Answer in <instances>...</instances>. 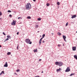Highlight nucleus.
<instances>
[{
    "label": "nucleus",
    "instance_id": "nucleus-1",
    "mask_svg": "<svg viewBox=\"0 0 77 77\" xmlns=\"http://www.w3.org/2000/svg\"><path fill=\"white\" fill-rule=\"evenodd\" d=\"M26 9H30L31 8V5L30 3L27 4L26 6Z\"/></svg>",
    "mask_w": 77,
    "mask_h": 77
},
{
    "label": "nucleus",
    "instance_id": "nucleus-2",
    "mask_svg": "<svg viewBox=\"0 0 77 77\" xmlns=\"http://www.w3.org/2000/svg\"><path fill=\"white\" fill-rule=\"evenodd\" d=\"M25 42L27 44H32V42L30 41V40L29 39H26L25 40Z\"/></svg>",
    "mask_w": 77,
    "mask_h": 77
},
{
    "label": "nucleus",
    "instance_id": "nucleus-3",
    "mask_svg": "<svg viewBox=\"0 0 77 77\" xmlns=\"http://www.w3.org/2000/svg\"><path fill=\"white\" fill-rule=\"evenodd\" d=\"M69 71H70V69L68 67L66 70L65 72H69Z\"/></svg>",
    "mask_w": 77,
    "mask_h": 77
},
{
    "label": "nucleus",
    "instance_id": "nucleus-4",
    "mask_svg": "<svg viewBox=\"0 0 77 77\" xmlns=\"http://www.w3.org/2000/svg\"><path fill=\"white\" fill-rule=\"evenodd\" d=\"M62 65H63V63L61 62H59L58 66H62Z\"/></svg>",
    "mask_w": 77,
    "mask_h": 77
},
{
    "label": "nucleus",
    "instance_id": "nucleus-5",
    "mask_svg": "<svg viewBox=\"0 0 77 77\" xmlns=\"http://www.w3.org/2000/svg\"><path fill=\"white\" fill-rule=\"evenodd\" d=\"M12 25H13V26H15L16 24V22L15 20H13V23H11Z\"/></svg>",
    "mask_w": 77,
    "mask_h": 77
},
{
    "label": "nucleus",
    "instance_id": "nucleus-6",
    "mask_svg": "<svg viewBox=\"0 0 77 77\" xmlns=\"http://www.w3.org/2000/svg\"><path fill=\"white\" fill-rule=\"evenodd\" d=\"M8 63L7 62H6L5 64L4 65V67H8Z\"/></svg>",
    "mask_w": 77,
    "mask_h": 77
},
{
    "label": "nucleus",
    "instance_id": "nucleus-7",
    "mask_svg": "<svg viewBox=\"0 0 77 77\" xmlns=\"http://www.w3.org/2000/svg\"><path fill=\"white\" fill-rule=\"evenodd\" d=\"M72 50L75 51L76 50V47H72Z\"/></svg>",
    "mask_w": 77,
    "mask_h": 77
},
{
    "label": "nucleus",
    "instance_id": "nucleus-8",
    "mask_svg": "<svg viewBox=\"0 0 77 77\" xmlns=\"http://www.w3.org/2000/svg\"><path fill=\"white\" fill-rule=\"evenodd\" d=\"M42 38H41L39 41V44L40 45H41V41H42Z\"/></svg>",
    "mask_w": 77,
    "mask_h": 77
},
{
    "label": "nucleus",
    "instance_id": "nucleus-9",
    "mask_svg": "<svg viewBox=\"0 0 77 77\" xmlns=\"http://www.w3.org/2000/svg\"><path fill=\"white\" fill-rule=\"evenodd\" d=\"M77 17V16L75 15H73V16H72L71 18H75Z\"/></svg>",
    "mask_w": 77,
    "mask_h": 77
},
{
    "label": "nucleus",
    "instance_id": "nucleus-10",
    "mask_svg": "<svg viewBox=\"0 0 77 77\" xmlns=\"http://www.w3.org/2000/svg\"><path fill=\"white\" fill-rule=\"evenodd\" d=\"M59 62H56L55 63V64L56 65H58L59 66Z\"/></svg>",
    "mask_w": 77,
    "mask_h": 77
},
{
    "label": "nucleus",
    "instance_id": "nucleus-11",
    "mask_svg": "<svg viewBox=\"0 0 77 77\" xmlns=\"http://www.w3.org/2000/svg\"><path fill=\"white\" fill-rule=\"evenodd\" d=\"M61 70V69L59 68V69H58L57 70V72H58L59 71H60V70Z\"/></svg>",
    "mask_w": 77,
    "mask_h": 77
},
{
    "label": "nucleus",
    "instance_id": "nucleus-12",
    "mask_svg": "<svg viewBox=\"0 0 77 77\" xmlns=\"http://www.w3.org/2000/svg\"><path fill=\"white\" fill-rule=\"evenodd\" d=\"M74 58L77 60V55H75L74 56Z\"/></svg>",
    "mask_w": 77,
    "mask_h": 77
},
{
    "label": "nucleus",
    "instance_id": "nucleus-13",
    "mask_svg": "<svg viewBox=\"0 0 77 77\" xmlns=\"http://www.w3.org/2000/svg\"><path fill=\"white\" fill-rule=\"evenodd\" d=\"M57 34L59 36H60V35H61V33H60V32H57Z\"/></svg>",
    "mask_w": 77,
    "mask_h": 77
},
{
    "label": "nucleus",
    "instance_id": "nucleus-14",
    "mask_svg": "<svg viewBox=\"0 0 77 77\" xmlns=\"http://www.w3.org/2000/svg\"><path fill=\"white\" fill-rule=\"evenodd\" d=\"M7 38H9L10 39H11V37L9 35H7Z\"/></svg>",
    "mask_w": 77,
    "mask_h": 77
},
{
    "label": "nucleus",
    "instance_id": "nucleus-15",
    "mask_svg": "<svg viewBox=\"0 0 77 77\" xmlns=\"http://www.w3.org/2000/svg\"><path fill=\"white\" fill-rule=\"evenodd\" d=\"M45 34H43L42 35V39H43V38H44V37H45Z\"/></svg>",
    "mask_w": 77,
    "mask_h": 77
},
{
    "label": "nucleus",
    "instance_id": "nucleus-16",
    "mask_svg": "<svg viewBox=\"0 0 77 77\" xmlns=\"http://www.w3.org/2000/svg\"><path fill=\"white\" fill-rule=\"evenodd\" d=\"M75 74V73H72L70 74V75H69V76H72V75H74Z\"/></svg>",
    "mask_w": 77,
    "mask_h": 77
},
{
    "label": "nucleus",
    "instance_id": "nucleus-17",
    "mask_svg": "<svg viewBox=\"0 0 77 77\" xmlns=\"http://www.w3.org/2000/svg\"><path fill=\"white\" fill-rule=\"evenodd\" d=\"M63 39H66V36H65V35H63Z\"/></svg>",
    "mask_w": 77,
    "mask_h": 77
},
{
    "label": "nucleus",
    "instance_id": "nucleus-18",
    "mask_svg": "<svg viewBox=\"0 0 77 77\" xmlns=\"http://www.w3.org/2000/svg\"><path fill=\"white\" fill-rule=\"evenodd\" d=\"M11 54V53L10 52H8L7 53V55H10Z\"/></svg>",
    "mask_w": 77,
    "mask_h": 77
},
{
    "label": "nucleus",
    "instance_id": "nucleus-19",
    "mask_svg": "<svg viewBox=\"0 0 77 77\" xmlns=\"http://www.w3.org/2000/svg\"><path fill=\"white\" fill-rule=\"evenodd\" d=\"M30 18H31V17H30V16H28L27 17V19H30Z\"/></svg>",
    "mask_w": 77,
    "mask_h": 77
},
{
    "label": "nucleus",
    "instance_id": "nucleus-20",
    "mask_svg": "<svg viewBox=\"0 0 77 77\" xmlns=\"http://www.w3.org/2000/svg\"><path fill=\"white\" fill-rule=\"evenodd\" d=\"M37 20L38 21H41V18H38Z\"/></svg>",
    "mask_w": 77,
    "mask_h": 77
},
{
    "label": "nucleus",
    "instance_id": "nucleus-21",
    "mask_svg": "<svg viewBox=\"0 0 77 77\" xmlns=\"http://www.w3.org/2000/svg\"><path fill=\"white\" fill-rule=\"evenodd\" d=\"M8 40H9V38H8L5 40L4 42H6V41H8Z\"/></svg>",
    "mask_w": 77,
    "mask_h": 77
},
{
    "label": "nucleus",
    "instance_id": "nucleus-22",
    "mask_svg": "<svg viewBox=\"0 0 77 77\" xmlns=\"http://www.w3.org/2000/svg\"><path fill=\"white\" fill-rule=\"evenodd\" d=\"M57 5H60V2H57Z\"/></svg>",
    "mask_w": 77,
    "mask_h": 77
},
{
    "label": "nucleus",
    "instance_id": "nucleus-23",
    "mask_svg": "<svg viewBox=\"0 0 77 77\" xmlns=\"http://www.w3.org/2000/svg\"><path fill=\"white\" fill-rule=\"evenodd\" d=\"M49 5H50V4H49V3H47L46 4V6H48Z\"/></svg>",
    "mask_w": 77,
    "mask_h": 77
},
{
    "label": "nucleus",
    "instance_id": "nucleus-24",
    "mask_svg": "<svg viewBox=\"0 0 77 77\" xmlns=\"http://www.w3.org/2000/svg\"><path fill=\"white\" fill-rule=\"evenodd\" d=\"M16 71L17 72H20V69L17 70Z\"/></svg>",
    "mask_w": 77,
    "mask_h": 77
},
{
    "label": "nucleus",
    "instance_id": "nucleus-25",
    "mask_svg": "<svg viewBox=\"0 0 77 77\" xmlns=\"http://www.w3.org/2000/svg\"><path fill=\"white\" fill-rule=\"evenodd\" d=\"M68 23H67L66 24V26H68Z\"/></svg>",
    "mask_w": 77,
    "mask_h": 77
},
{
    "label": "nucleus",
    "instance_id": "nucleus-26",
    "mask_svg": "<svg viewBox=\"0 0 77 77\" xmlns=\"http://www.w3.org/2000/svg\"><path fill=\"white\" fill-rule=\"evenodd\" d=\"M34 52H36L37 51V50H34Z\"/></svg>",
    "mask_w": 77,
    "mask_h": 77
},
{
    "label": "nucleus",
    "instance_id": "nucleus-27",
    "mask_svg": "<svg viewBox=\"0 0 77 77\" xmlns=\"http://www.w3.org/2000/svg\"><path fill=\"white\" fill-rule=\"evenodd\" d=\"M9 17H10V18H11L12 17V15L11 14H10L9 15Z\"/></svg>",
    "mask_w": 77,
    "mask_h": 77
},
{
    "label": "nucleus",
    "instance_id": "nucleus-28",
    "mask_svg": "<svg viewBox=\"0 0 77 77\" xmlns=\"http://www.w3.org/2000/svg\"><path fill=\"white\" fill-rule=\"evenodd\" d=\"M8 12H11V11H10V10H8Z\"/></svg>",
    "mask_w": 77,
    "mask_h": 77
},
{
    "label": "nucleus",
    "instance_id": "nucleus-29",
    "mask_svg": "<svg viewBox=\"0 0 77 77\" xmlns=\"http://www.w3.org/2000/svg\"><path fill=\"white\" fill-rule=\"evenodd\" d=\"M1 72L2 73H2H3V74H5V72H4V71H2Z\"/></svg>",
    "mask_w": 77,
    "mask_h": 77
},
{
    "label": "nucleus",
    "instance_id": "nucleus-30",
    "mask_svg": "<svg viewBox=\"0 0 77 77\" xmlns=\"http://www.w3.org/2000/svg\"><path fill=\"white\" fill-rule=\"evenodd\" d=\"M2 15V13L1 12H0V16H1Z\"/></svg>",
    "mask_w": 77,
    "mask_h": 77
},
{
    "label": "nucleus",
    "instance_id": "nucleus-31",
    "mask_svg": "<svg viewBox=\"0 0 77 77\" xmlns=\"http://www.w3.org/2000/svg\"><path fill=\"white\" fill-rule=\"evenodd\" d=\"M3 34L4 35H6V34H5V32H3Z\"/></svg>",
    "mask_w": 77,
    "mask_h": 77
},
{
    "label": "nucleus",
    "instance_id": "nucleus-32",
    "mask_svg": "<svg viewBox=\"0 0 77 77\" xmlns=\"http://www.w3.org/2000/svg\"><path fill=\"white\" fill-rule=\"evenodd\" d=\"M35 27H36V28H37V27H38V25H36L35 26Z\"/></svg>",
    "mask_w": 77,
    "mask_h": 77
},
{
    "label": "nucleus",
    "instance_id": "nucleus-33",
    "mask_svg": "<svg viewBox=\"0 0 77 77\" xmlns=\"http://www.w3.org/2000/svg\"><path fill=\"white\" fill-rule=\"evenodd\" d=\"M61 46V45H58V46L60 47Z\"/></svg>",
    "mask_w": 77,
    "mask_h": 77
},
{
    "label": "nucleus",
    "instance_id": "nucleus-34",
    "mask_svg": "<svg viewBox=\"0 0 77 77\" xmlns=\"http://www.w3.org/2000/svg\"><path fill=\"white\" fill-rule=\"evenodd\" d=\"M20 18L21 19L22 18L21 17H19L18 18V19H20Z\"/></svg>",
    "mask_w": 77,
    "mask_h": 77
},
{
    "label": "nucleus",
    "instance_id": "nucleus-35",
    "mask_svg": "<svg viewBox=\"0 0 77 77\" xmlns=\"http://www.w3.org/2000/svg\"><path fill=\"white\" fill-rule=\"evenodd\" d=\"M64 41H65V42H66V39H64Z\"/></svg>",
    "mask_w": 77,
    "mask_h": 77
},
{
    "label": "nucleus",
    "instance_id": "nucleus-36",
    "mask_svg": "<svg viewBox=\"0 0 77 77\" xmlns=\"http://www.w3.org/2000/svg\"><path fill=\"white\" fill-rule=\"evenodd\" d=\"M44 42H45L43 40L42 42V43H44Z\"/></svg>",
    "mask_w": 77,
    "mask_h": 77
},
{
    "label": "nucleus",
    "instance_id": "nucleus-37",
    "mask_svg": "<svg viewBox=\"0 0 77 77\" xmlns=\"http://www.w3.org/2000/svg\"><path fill=\"white\" fill-rule=\"evenodd\" d=\"M17 35H18V34H19V32H17Z\"/></svg>",
    "mask_w": 77,
    "mask_h": 77
},
{
    "label": "nucleus",
    "instance_id": "nucleus-38",
    "mask_svg": "<svg viewBox=\"0 0 77 77\" xmlns=\"http://www.w3.org/2000/svg\"><path fill=\"white\" fill-rule=\"evenodd\" d=\"M18 47H19V46H18V45H17V49H18Z\"/></svg>",
    "mask_w": 77,
    "mask_h": 77
},
{
    "label": "nucleus",
    "instance_id": "nucleus-39",
    "mask_svg": "<svg viewBox=\"0 0 77 77\" xmlns=\"http://www.w3.org/2000/svg\"><path fill=\"white\" fill-rule=\"evenodd\" d=\"M2 73L1 72L0 73V75H2Z\"/></svg>",
    "mask_w": 77,
    "mask_h": 77
},
{
    "label": "nucleus",
    "instance_id": "nucleus-40",
    "mask_svg": "<svg viewBox=\"0 0 77 77\" xmlns=\"http://www.w3.org/2000/svg\"><path fill=\"white\" fill-rule=\"evenodd\" d=\"M39 61H41V59H40L39 60Z\"/></svg>",
    "mask_w": 77,
    "mask_h": 77
},
{
    "label": "nucleus",
    "instance_id": "nucleus-41",
    "mask_svg": "<svg viewBox=\"0 0 77 77\" xmlns=\"http://www.w3.org/2000/svg\"><path fill=\"white\" fill-rule=\"evenodd\" d=\"M34 2H36V0H33Z\"/></svg>",
    "mask_w": 77,
    "mask_h": 77
},
{
    "label": "nucleus",
    "instance_id": "nucleus-42",
    "mask_svg": "<svg viewBox=\"0 0 77 77\" xmlns=\"http://www.w3.org/2000/svg\"><path fill=\"white\" fill-rule=\"evenodd\" d=\"M43 72H43V71H42V72L41 73H43Z\"/></svg>",
    "mask_w": 77,
    "mask_h": 77
},
{
    "label": "nucleus",
    "instance_id": "nucleus-43",
    "mask_svg": "<svg viewBox=\"0 0 77 77\" xmlns=\"http://www.w3.org/2000/svg\"><path fill=\"white\" fill-rule=\"evenodd\" d=\"M35 77H39V76H35Z\"/></svg>",
    "mask_w": 77,
    "mask_h": 77
},
{
    "label": "nucleus",
    "instance_id": "nucleus-44",
    "mask_svg": "<svg viewBox=\"0 0 77 77\" xmlns=\"http://www.w3.org/2000/svg\"><path fill=\"white\" fill-rule=\"evenodd\" d=\"M52 35H54V34L53 33H52Z\"/></svg>",
    "mask_w": 77,
    "mask_h": 77
},
{
    "label": "nucleus",
    "instance_id": "nucleus-45",
    "mask_svg": "<svg viewBox=\"0 0 77 77\" xmlns=\"http://www.w3.org/2000/svg\"><path fill=\"white\" fill-rule=\"evenodd\" d=\"M0 47H2V46H1V45H0Z\"/></svg>",
    "mask_w": 77,
    "mask_h": 77
},
{
    "label": "nucleus",
    "instance_id": "nucleus-46",
    "mask_svg": "<svg viewBox=\"0 0 77 77\" xmlns=\"http://www.w3.org/2000/svg\"><path fill=\"white\" fill-rule=\"evenodd\" d=\"M63 46H64V44L63 45Z\"/></svg>",
    "mask_w": 77,
    "mask_h": 77
},
{
    "label": "nucleus",
    "instance_id": "nucleus-47",
    "mask_svg": "<svg viewBox=\"0 0 77 77\" xmlns=\"http://www.w3.org/2000/svg\"><path fill=\"white\" fill-rule=\"evenodd\" d=\"M38 32H39V31H38Z\"/></svg>",
    "mask_w": 77,
    "mask_h": 77
},
{
    "label": "nucleus",
    "instance_id": "nucleus-48",
    "mask_svg": "<svg viewBox=\"0 0 77 77\" xmlns=\"http://www.w3.org/2000/svg\"><path fill=\"white\" fill-rule=\"evenodd\" d=\"M76 33H77V31H76Z\"/></svg>",
    "mask_w": 77,
    "mask_h": 77
},
{
    "label": "nucleus",
    "instance_id": "nucleus-49",
    "mask_svg": "<svg viewBox=\"0 0 77 77\" xmlns=\"http://www.w3.org/2000/svg\"><path fill=\"white\" fill-rule=\"evenodd\" d=\"M15 74H16V73H15Z\"/></svg>",
    "mask_w": 77,
    "mask_h": 77
}]
</instances>
